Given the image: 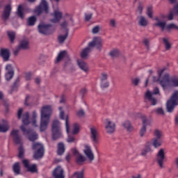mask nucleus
I'll return each mask as SVG.
<instances>
[{
	"label": "nucleus",
	"mask_w": 178,
	"mask_h": 178,
	"mask_svg": "<svg viewBox=\"0 0 178 178\" xmlns=\"http://www.w3.org/2000/svg\"><path fill=\"white\" fill-rule=\"evenodd\" d=\"M31 123V125L34 127H37V113L33 111L32 113V118L30 120V114L29 112H26L22 115V124L20 127V129L22 131L24 136H29V140L34 143L35 140H38V134L35 132H33V130L27 129V126Z\"/></svg>",
	"instance_id": "f257e3e1"
},
{
	"label": "nucleus",
	"mask_w": 178,
	"mask_h": 178,
	"mask_svg": "<svg viewBox=\"0 0 178 178\" xmlns=\"http://www.w3.org/2000/svg\"><path fill=\"white\" fill-rule=\"evenodd\" d=\"M51 112L52 108L51 106H44L41 109V120H40V131H45L49 123V118H51Z\"/></svg>",
	"instance_id": "f03ea898"
},
{
	"label": "nucleus",
	"mask_w": 178,
	"mask_h": 178,
	"mask_svg": "<svg viewBox=\"0 0 178 178\" xmlns=\"http://www.w3.org/2000/svg\"><path fill=\"white\" fill-rule=\"evenodd\" d=\"M91 47H96L97 49L102 47V39L101 38H95L92 42H89L88 47L83 49L81 52V58L86 59L88 54L91 52Z\"/></svg>",
	"instance_id": "7ed1b4c3"
},
{
	"label": "nucleus",
	"mask_w": 178,
	"mask_h": 178,
	"mask_svg": "<svg viewBox=\"0 0 178 178\" xmlns=\"http://www.w3.org/2000/svg\"><path fill=\"white\" fill-rule=\"evenodd\" d=\"M160 85L163 90H166L169 86L172 87H178V76H174L169 77L168 74H165L159 81Z\"/></svg>",
	"instance_id": "20e7f679"
},
{
	"label": "nucleus",
	"mask_w": 178,
	"mask_h": 178,
	"mask_svg": "<svg viewBox=\"0 0 178 178\" xmlns=\"http://www.w3.org/2000/svg\"><path fill=\"white\" fill-rule=\"evenodd\" d=\"M51 131L53 140H58V138L62 137V129H60V122L59 120H55L53 121Z\"/></svg>",
	"instance_id": "39448f33"
},
{
	"label": "nucleus",
	"mask_w": 178,
	"mask_h": 178,
	"mask_svg": "<svg viewBox=\"0 0 178 178\" xmlns=\"http://www.w3.org/2000/svg\"><path fill=\"white\" fill-rule=\"evenodd\" d=\"M178 105V90H175L172 95L170 99L167 102V111L172 113L175 109V106Z\"/></svg>",
	"instance_id": "423d86ee"
},
{
	"label": "nucleus",
	"mask_w": 178,
	"mask_h": 178,
	"mask_svg": "<svg viewBox=\"0 0 178 178\" xmlns=\"http://www.w3.org/2000/svg\"><path fill=\"white\" fill-rule=\"evenodd\" d=\"M38 30L40 34H43L44 35H49L51 34H54L55 31V26L51 24H39L38 26Z\"/></svg>",
	"instance_id": "0eeeda50"
},
{
	"label": "nucleus",
	"mask_w": 178,
	"mask_h": 178,
	"mask_svg": "<svg viewBox=\"0 0 178 178\" xmlns=\"http://www.w3.org/2000/svg\"><path fill=\"white\" fill-rule=\"evenodd\" d=\"M156 27H160L161 31H170L171 30H178V26L175 24H169L166 25L165 22L159 21L154 24Z\"/></svg>",
	"instance_id": "6e6552de"
},
{
	"label": "nucleus",
	"mask_w": 178,
	"mask_h": 178,
	"mask_svg": "<svg viewBox=\"0 0 178 178\" xmlns=\"http://www.w3.org/2000/svg\"><path fill=\"white\" fill-rule=\"evenodd\" d=\"M159 94V88H154L153 90V92L152 93L149 92V90H147L145 95V99H147V101H149L151 102L152 105L155 106L157 104V100L154 97H152V95H156Z\"/></svg>",
	"instance_id": "1a4fd4ad"
},
{
	"label": "nucleus",
	"mask_w": 178,
	"mask_h": 178,
	"mask_svg": "<svg viewBox=\"0 0 178 178\" xmlns=\"http://www.w3.org/2000/svg\"><path fill=\"white\" fill-rule=\"evenodd\" d=\"M49 7H48V3H47V1L42 0L41 3L39 6H38L35 10V13H37V15L39 16V15H41L42 12H44L45 13H49Z\"/></svg>",
	"instance_id": "9d476101"
},
{
	"label": "nucleus",
	"mask_w": 178,
	"mask_h": 178,
	"mask_svg": "<svg viewBox=\"0 0 178 178\" xmlns=\"http://www.w3.org/2000/svg\"><path fill=\"white\" fill-rule=\"evenodd\" d=\"M22 164L24 165V168L26 169L27 172H30L31 173H37V165H30V161L29 159H23Z\"/></svg>",
	"instance_id": "9b49d317"
},
{
	"label": "nucleus",
	"mask_w": 178,
	"mask_h": 178,
	"mask_svg": "<svg viewBox=\"0 0 178 178\" xmlns=\"http://www.w3.org/2000/svg\"><path fill=\"white\" fill-rule=\"evenodd\" d=\"M105 129L108 134H112L113 133H115L116 124L115 122L111 121V120L106 119L105 122Z\"/></svg>",
	"instance_id": "f8f14e48"
},
{
	"label": "nucleus",
	"mask_w": 178,
	"mask_h": 178,
	"mask_svg": "<svg viewBox=\"0 0 178 178\" xmlns=\"http://www.w3.org/2000/svg\"><path fill=\"white\" fill-rule=\"evenodd\" d=\"M90 138L93 144H98L99 140V133L95 127L90 128Z\"/></svg>",
	"instance_id": "ddd939ff"
},
{
	"label": "nucleus",
	"mask_w": 178,
	"mask_h": 178,
	"mask_svg": "<svg viewBox=\"0 0 178 178\" xmlns=\"http://www.w3.org/2000/svg\"><path fill=\"white\" fill-rule=\"evenodd\" d=\"M6 70H7V72L5 74V79L6 81H10V80H12L15 76V70H13L12 65L8 64L6 66Z\"/></svg>",
	"instance_id": "4468645a"
},
{
	"label": "nucleus",
	"mask_w": 178,
	"mask_h": 178,
	"mask_svg": "<svg viewBox=\"0 0 178 178\" xmlns=\"http://www.w3.org/2000/svg\"><path fill=\"white\" fill-rule=\"evenodd\" d=\"M157 163L161 169L163 168V162L165 161V150L161 149L156 155Z\"/></svg>",
	"instance_id": "2eb2a0df"
},
{
	"label": "nucleus",
	"mask_w": 178,
	"mask_h": 178,
	"mask_svg": "<svg viewBox=\"0 0 178 178\" xmlns=\"http://www.w3.org/2000/svg\"><path fill=\"white\" fill-rule=\"evenodd\" d=\"M53 177L65 178V170L60 165L57 166L53 171Z\"/></svg>",
	"instance_id": "dca6fc26"
},
{
	"label": "nucleus",
	"mask_w": 178,
	"mask_h": 178,
	"mask_svg": "<svg viewBox=\"0 0 178 178\" xmlns=\"http://www.w3.org/2000/svg\"><path fill=\"white\" fill-rule=\"evenodd\" d=\"M83 152L90 162L94 161V153L92 152V149H91V147L90 145H85Z\"/></svg>",
	"instance_id": "f3484780"
},
{
	"label": "nucleus",
	"mask_w": 178,
	"mask_h": 178,
	"mask_svg": "<svg viewBox=\"0 0 178 178\" xmlns=\"http://www.w3.org/2000/svg\"><path fill=\"white\" fill-rule=\"evenodd\" d=\"M10 136L13 137L15 144H22V136L19 135V130L13 129L10 133Z\"/></svg>",
	"instance_id": "a211bd4d"
},
{
	"label": "nucleus",
	"mask_w": 178,
	"mask_h": 178,
	"mask_svg": "<svg viewBox=\"0 0 178 178\" xmlns=\"http://www.w3.org/2000/svg\"><path fill=\"white\" fill-rule=\"evenodd\" d=\"M10 12H12V7L10 6V4H8L5 6L4 10L1 15L3 20L6 21L9 19V16H10Z\"/></svg>",
	"instance_id": "6ab92c4d"
},
{
	"label": "nucleus",
	"mask_w": 178,
	"mask_h": 178,
	"mask_svg": "<svg viewBox=\"0 0 178 178\" xmlns=\"http://www.w3.org/2000/svg\"><path fill=\"white\" fill-rule=\"evenodd\" d=\"M0 56L3 58L5 62H8V60H9V58H10V51L9 49H1Z\"/></svg>",
	"instance_id": "aec40b11"
},
{
	"label": "nucleus",
	"mask_w": 178,
	"mask_h": 178,
	"mask_svg": "<svg viewBox=\"0 0 178 178\" xmlns=\"http://www.w3.org/2000/svg\"><path fill=\"white\" fill-rule=\"evenodd\" d=\"M143 119V127L140 131V137H143L144 134L147 133V126H148V119L145 115L142 116Z\"/></svg>",
	"instance_id": "412c9836"
},
{
	"label": "nucleus",
	"mask_w": 178,
	"mask_h": 178,
	"mask_svg": "<svg viewBox=\"0 0 178 178\" xmlns=\"http://www.w3.org/2000/svg\"><path fill=\"white\" fill-rule=\"evenodd\" d=\"M63 14L59 10H56L54 12L53 17L54 18L50 19L51 23H59L62 19Z\"/></svg>",
	"instance_id": "4be33fe9"
},
{
	"label": "nucleus",
	"mask_w": 178,
	"mask_h": 178,
	"mask_svg": "<svg viewBox=\"0 0 178 178\" xmlns=\"http://www.w3.org/2000/svg\"><path fill=\"white\" fill-rule=\"evenodd\" d=\"M9 130V122L7 120H2L0 122V133H6Z\"/></svg>",
	"instance_id": "5701e85b"
},
{
	"label": "nucleus",
	"mask_w": 178,
	"mask_h": 178,
	"mask_svg": "<svg viewBox=\"0 0 178 178\" xmlns=\"http://www.w3.org/2000/svg\"><path fill=\"white\" fill-rule=\"evenodd\" d=\"M173 14L178 15V3L175 5L172 11L170 12L167 16L168 20H173Z\"/></svg>",
	"instance_id": "b1692460"
},
{
	"label": "nucleus",
	"mask_w": 178,
	"mask_h": 178,
	"mask_svg": "<svg viewBox=\"0 0 178 178\" xmlns=\"http://www.w3.org/2000/svg\"><path fill=\"white\" fill-rule=\"evenodd\" d=\"M19 86H20V78L17 77L15 79V82L13 83V86H11L10 94H12L13 91H17V89L19 88Z\"/></svg>",
	"instance_id": "393cba45"
},
{
	"label": "nucleus",
	"mask_w": 178,
	"mask_h": 178,
	"mask_svg": "<svg viewBox=\"0 0 178 178\" xmlns=\"http://www.w3.org/2000/svg\"><path fill=\"white\" fill-rule=\"evenodd\" d=\"M163 43L164 44V47L166 49V51H169L170 48H172V43L169 42V38L165 37L162 38Z\"/></svg>",
	"instance_id": "a878e982"
},
{
	"label": "nucleus",
	"mask_w": 178,
	"mask_h": 178,
	"mask_svg": "<svg viewBox=\"0 0 178 178\" xmlns=\"http://www.w3.org/2000/svg\"><path fill=\"white\" fill-rule=\"evenodd\" d=\"M77 63L81 70H83V72H88V65L86 63V62L78 60Z\"/></svg>",
	"instance_id": "bb28decb"
},
{
	"label": "nucleus",
	"mask_w": 178,
	"mask_h": 178,
	"mask_svg": "<svg viewBox=\"0 0 178 178\" xmlns=\"http://www.w3.org/2000/svg\"><path fill=\"white\" fill-rule=\"evenodd\" d=\"M152 145L154 148H159L162 145V139L153 138L152 140Z\"/></svg>",
	"instance_id": "cd10ccee"
},
{
	"label": "nucleus",
	"mask_w": 178,
	"mask_h": 178,
	"mask_svg": "<svg viewBox=\"0 0 178 178\" xmlns=\"http://www.w3.org/2000/svg\"><path fill=\"white\" fill-rule=\"evenodd\" d=\"M43 156H44V149H39L33 154L34 159H40Z\"/></svg>",
	"instance_id": "c85d7f7f"
},
{
	"label": "nucleus",
	"mask_w": 178,
	"mask_h": 178,
	"mask_svg": "<svg viewBox=\"0 0 178 178\" xmlns=\"http://www.w3.org/2000/svg\"><path fill=\"white\" fill-rule=\"evenodd\" d=\"M24 8H23V6L20 4L18 6L17 10V15L20 17L21 19L24 18Z\"/></svg>",
	"instance_id": "c756f323"
},
{
	"label": "nucleus",
	"mask_w": 178,
	"mask_h": 178,
	"mask_svg": "<svg viewBox=\"0 0 178 178\" xmlns=\"http://www.w3.org/2000/svg\"><path fill=\"white\" fill-rule=\"evenodd\" d=\"M57 154L58 155H63L65 154V145L63 143H59L58 144Z\"/></svg>",
	"instance_id": "7c9ffc66"
},
{
	"label": "nucleus",
	"mask_w": 178,
	"mask_h": 178,
	"mask_svg": "<svg viewBox=\"0 0 178 178\" xmlns=\"http://www.w3.org/2000/svg\"><path fill=\"white\" fill-rule=\"evenodd\" d=\"M13 170L15 175H20V163H15L13 165Z\"/></svg>",
	"instance_id": "2f4dec72"
},
{
	"label": "nucleus",
	"mask_w": 178,
	"mask_h": 178,
	"mask_svg": "<svg viewBox=\"0 0 178 178\" xmlns=\"http://www.w3.org/2000/svg\"><path fill=\"white\" fill-rule=\"evenodd\" d=\"M138 24L142 27H146V26H148V20H147L145 17L140 16L139 18Z\"/></svg>",
	"instance_id": "473e14b6"
},
{
	"label": "nucleus",
	"mask_w": 178,
	"mask_h": 178,
	"mask_svg": "<svg viewBox=\"0 0 178 178\" xmlns=\"http://www.w3.org/2000/svg\"><path fill=\"white\" fill-rule=\"evenodd\" d=\"M65 56H66V51H60L57 56L56 63H59V62H60L63 58H65Z\"/></svg>",
	"instance_id": "72a5a7b5"
},
{
	"label": "nucleus",
	"mask_w": 178,
	"mask_h": 178,
	"mask_svg": "<svg viewBox=\"0 0 178 178\" xmlns=\"http://www.w3.org/2000/svg\"><path fill=\"white\" fill-rule=\"evenodd\" d=\"M35 22H37V17H35V16H31L28 19L27 24L28 26H34Z\"/></svg>",
	"instance_id": "f704fd0d"
},
{
	"label": "nucleus",
	"mask_w": 178,
	"mask_h": 178,
	"mask_svg": "<svg viewBox=\"0 0 178 178\" xmlns=\"http://www.w3.org/2000/svg\"><path fill=\"white\" fill-rule=\"evenodd\" d=\"M19 47H20L21 49H29V42L26 40H22L19 43Z\"/></svg>",
	"instance_id": "c9c22d12"
},
{
	"label": "nucleus",
	"mask_w": 178,
	"mask_h": 178,
	"mask_svg": "<svg viewBox=\"0 0 178 178\" xmlns=\"http://www.w3.org/2000/svg\"><path fill=\"white\" fill-rule=\"evenodd\" d=\"M69 35V32H66L65 35H60L58 38V41L60 44H63V42H65L66 40V38H67V36Z\"/></svg>",
	"instance_id": "e433bc0d"
},
{
	"label": "nucleus",
	"mask_w": 178,
	"mask_h": 178,
	"mask_svg": "<svg viewBox=\"0 0 178 178\" xmlns=\"http://www.w3.org/2000/svg\"><path fill=\"white\" fill-rule=\"evenodd\" d=\"M32 149H37V151H38V149H44V145L38 143H33L32 146Z\"/></svg>",
	"instance_id": "4c0bfd02"
},
{
	"label": "nucleus",
	"mask_w": 178,
	"mask_h": 178,
	"mask_svg": "<svg viewBox=\"0 0 178 178\" xmlns=\"http://www.w3.org/2000/svg\"><path fill=\"white\" fill-rule=\"evenodd\" d=\"M7 34L8 35V38H10V42H13V41H15V38H16V33L14 31H8Z\"/></svg>",
	"instance_id": "58836bf2"
},
{
	"label": "nucleus",
	"mask_w": 178,
	"mask_h": 178,
	"mask_svg": "<svg viewBox=\"0 0 178 178\" xmlns=\"http://www.w3.org/2000/svg\"><path fill=\"white\" fill-rule=\"evenodd\" d=\"M79 131H80V124L78 123L74 124L72 134H79Z\"/></svg>",
	"instance_id": "ea45409f"
},
{
	"label": "nucleus",
	"mask_w": 178,
	"mask_h": 178,
	"mask_svg": "<svg viewBox=\"0 0 178 178\" xmlns=\"http://www.w3.org/2000/svg\"><path fill=\"white\" fill-rule=\"evenodd\" d=\"M124 127L127 129V131H133V127L131 126L130 121H126L124 123Z\"/></svg>",
	"instance_id": "a19ab883"
},
{
	"label": "nucleus",
	"mask_w": 178,
	"mask_h": 178,
	"mask_svg": "<svg viewBox=\"0 0 178 178\" xmlns=\"http://www.w3.org/2000/svg\"><path fill=\"white\" fill-rule=\"evenodd\" d=\"M83 162H86V157H84L81 154H79L76 157V163H83Z\"/></svg>",
	"instance_id": "79ce46f5"
},
{
	"label": "nucleus",
	"mask_w": 178,
	"mask_h": 178,
	"mask_svg": "<svg viewBox=\"0 0 178 178\" xmlns=\"http://www.w3.org/2000/svg\"><path fill=\"white\" fill-rule=\"evenodd\" d=\"M154 136L155 138H158L159 140H162V131H159V129H156L154 131Z\"/></svg>",
	"instance_id": "37998d69"
},
{
	"label": "nucleus",
	"mask_w": 178,
	"mask_h": 178,
	"mask_svg": "<svg viewBox=\"0 0 178 178\" xmlns=\"http://www.w3.org/2000/svg\"><path fill=\"white\" fill-rule=\"evenodd\" d=\"M65 128L67 134H69L70 133V127L69 125V116L67 115L65 118Z\"/></svg>",
	"instance_id": "c03bdc74"
},
{
	"label": "nucleus",
	"mask_w": 178,
	"mask_h": 178,
	"mask_svg": "<svg viewBox=\"0 0 178 178\" xmlns=\"http://www.w3.org/2000/svg\"><path fill=\"white\" fill-rule=\"evenodd\" d=\"M109 55L112 58H116L117 56H119V50L113 49L111 51H110Z\"/></svg>",
	"instance_id": "a18cd8bd"
},
{
	"label": "nucleus",
	"mask_w": 178,
	"mask_h": 178,
	"mask_svg": "<svg viewBox=\"0 0 178 178\" xmlns=\"http://www.w3.org/2000/svg\"><path fill=\"white\" fill-rule=\"evenodd\" d=\"M24 156V149L22 147V146H20L19 147V154H18V158L19 159H23Z\"/></svg>",
	"instance_id": "49530a36"
},
{
	"label": "nucleus",
	"mask_w": 178,
	"mask_h": 178,
	"mask_svg": "<svg viewBox=\"0 0 178 178\" xmlns=\"http://www.w3.org/2000/svg\"><path fill=\"white\" fill-rule=\"evenodd\" d=\"M147 152H151V146L146 145L145 149L142 151V155H147Z\"/></svg>",
	"instance_id": "de8ad7c7"
},
{
	"label": "nucleus",
	"mask_w": 178,
	"mask_h": 178,
	"mask_svg": "<svg viewBox=\"0 0 178 178\" xmlns=\"http://www.w3.org/2000/svg\"><path fill=\"white\" fill-rule=\"evenodd\" d=\"M147 15L148 17L152 19V6H148L147 9Z\"/></svg>",
	"instance_id": "09e8293b"
},
{
	"label": "nucleus",
	"mask_w": 178,
	"mask_h": 178,
	"mask_svg": "<svg viewBox=\"0 0 178 178\" xmlns=\"http://www.w3.org/2000/svg\"><path fill=\"white\" fill-rule=\"evenodd\" d=\"M74 176H76V178H84V171L74 172Z\"/></svg>",
	"instance_id": "8fccbe9b"
},
{
	"label": "nucleus",
	"mask_w": 178,
	"mask_h": 178,
	"mask_svg": "<svg viewBox=\"0 0 178 178\" xmlns=\"http://www.w3.org/2000/svg\"><path fill=\"white\" fill-rule=\"evenodd\" d=\"M155 112L157 115H161L163 116L165 115V111L162 108H156Z\"/></svg>",
	"instance_id": "3c124183"
},
{
	"label": "nucleus",
	"mask_w": 178,
	"mask_h": 178,
	"mask_svg": "<svg viewBox=\"0 0 178 178\" xmlns=\"http://www.w3.org/2000/svg\"><path fill=\"white\" fill-rule=\"evenodd\" d=\"M59 111H60V119H61V120H65V111H63V108L60 106L58 108Z\"/></svg>",
	"instance_id": "603ef678"
},
{
	"label": "nucleus",
	"mask_w": 178,
	"mask_h": 178,
	"mask_svg": "<svg viewBox=\"0 0 178 178\" xmlns=\"http://www.w3.org/2000/svg\"><path fill=\"white\" fill-rule=\"evenodd\" d=\"M101 87L102 88H107V87H109V82H108L107 81L101 82Z\"/></svg>",
	"instance_id": "864d4df0"
},
{
	"label": "nucleus",
	"mask_w": 178,
	"mask_h": 178,
	"mask_svg": "<svg viewBox=\"0 0 178 178\" xmlns=\"http://www.w3.org/2000/svg\"><path fill=\"white\" fill-rule=\"evenodd\" d=\"M107 79H108V74H106L105 73H102V77H101V83H102L104 81H106Z\"/></svg>",
	"instance_id": "5fc2aeb1"
},
{
	"label": "nucleus",
	"mask_w": 178,
	"mask_h": 178,
	"mask_svg": "<svg viewBox=\"0 0 178 178\" xmlns=\"http://www.w3.org/2000/svg\"><path fill=\"white\" fill-rule=\"evenodd\" d=\"M92 17V13L86 14L85 15V20L86 22H88Z\"/></svg>",
	"instance_id": "6e6d98bb"
},
{
	"label": "nucleus",
	"mask_w": 178,
	"mask_h": 178,
	"mask_svg": "<svg viewBox=\"0 0 178 178\" xmlns=\"http://www.w3.org/2000/svg\"><path fill=\"white\" fill-rule=\"evenodd\" d=\"M76 115L79 118H83V116H84V111L79 110V111H77Z\"/></svg>",
	"instance_id": "4d7b16f0"
},
{
	"label": "nucleus",
	"mask_w": 178,
	"mask_h": 178,
	"mask_svg": "<svg viewBox=\"0 0 178 178\" xmlns=\"http://www.w3.org/2000/svg\"><path fill=\"white\" fill-rule=\"evenodd\" d=\"M20 49H22L19 46L16 47L14 50V55L15 56H17L19 55V52H20Z\"/></svg>",
	"instance_id": "13d9d810"
},
{
	"label": "nucleus",
	"mask_w": 178,
	"mask_h": 178,
	"mask_svg": "<svg viewBox=\"0 0 178 178\" xmlns=\"http://www.w3.org/2000/svg\"><path fill=\"white\" fill-rule=\"evenodd\" d=\"M143 8H144V6H143V3H140L138 6V10L140 14L143 13Z\"/></svg>",
	"instance_id": "bf43d9fd"
},
{
	"label": "nucleus",
	"mask_w": 178,
	"mask_h": 178,
	"mask_svg": "<svg viewBox=\"0 0 178 178\" xmlns=\"http://www.w3.org/2000/svg\"><path fill=\"white\" fill-rule=\"evenodd\" d=\"M23 114V108H19L17 113L18 119H22V115Z\"/></svg>",
	"instance_id": "052dcab7"
},
{
	"label": "nucleus",
	"mask_w": 178,
	"mask_h": 178,
	"mask_svg": "<svg viewBox=\"0 0 178 178\" xmlns=\"http://www.w3.org/2000/svg\"><path fill=\"white\" fill-rule=\"evenodd\" d=\"M74 140H75V138H74V136H68L67 141V143H74Z\"/></svg>",
	"instance_id": "680f3d73"
},
{
	"label": "nucleus",
	"mask_w": 178,
	"mask_h": 178,
	"mask_svg": "<svg viewBox=\"0 0 178 178\" xmlns=\"http://www.w3.org/2000/svg\"><path fill=\"white\" fill-rule=\"evenodd\" d=\"M72 154H73V155H75L76 156L80 155V153H79V150L76 148L72 149Z\"/></svg>",
	"instance_id": "e2e57ef3"
},
{
	"label": "nucleus",
	"mask_w": 178,
	"mask_h": 178,
	"mask_svg": "<svg viewBox=\"0 0 178 178\" xmlns=\"http://www.w3.org/2000/svg\"><path fill=\"white\" fill-rule=\"evenodd\" d=\"M92 31L93 34H97L99 31V26H95Z\"/></svg>",
	"instance_id": "0e129e2a"
},
{
	"label": "nucleus",
	"mask_w": 178,
	"mask_h": 178,
	"mask_svg": "<svg viewBox=\"0 0 178 178\" xmlns=\"http://www.w3.org/2000/svg\"><path fill=\"white\" fill-rule=\"evenodd\" d=\"M110 26L111 27H116V21L115 19L110 20Z\"/></svg>",
	"instance_id": "69168bd1"
},
{
	"label": "nucleus",
	"mask_w": 178,
	"mask_h": 178,
	"mask_svg": "<svg viewBox=\"0 0 178 178\" xmlns=\"http://www.w3.org/2000/svg\"><path fill=\"white\" fill-rule=\"evenodd\" d=\"M25 79L26 80L29 81V80H31V72H28L25 74Z\"/></svg>",
	"instance_id": "338daca9"
},
{
	"label": "nucleus",
	"mask_w": 178,
	"mask_h": 178,
	"mask_svg": "<svg viewBox=\"0 0 178 178\" xmlns=\"http://www.w3.org/2000/svg\"><path fill=\"white\" fill-rule=\"evenodd\" d=\"M163 72H165V68L158 71L159 79H161V77H162V74H163Z\"/></svg>",
	"instance_id": "774afa93"
}]
</instances>
